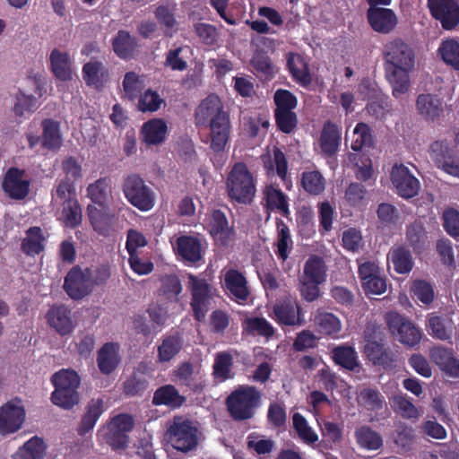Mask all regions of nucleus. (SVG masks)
Returning a JSON list of instances; mask_svg holds the SVG:
<instances>
[{
	"instance_id": "49530a36",
	"label": "nucleus",
	"mask_w": 459,
	"mask_h": 459,
	"mask_svg": "<svg viewBox=\"0 0 459 459\" xmlns=\"http://www.w3.org/2000/svg\"><path fill=\"white\" fill-rule=\"evenodd\" d=\"M62 205V216L65 226L70 229H75L81 225L82 221V212L77 198H67L63 202Z\"/></svg>"
},
{
	"instance_id": "e2e57ef3",
	"label": "nucleus",
	"mask_w": 459,
	"mask_h": 459,
	"mask_svg": "<svg viewBox=\"0 0 459 459\" xmlns=\"http://www.w3.org/2000/svg\"><path fill=\"white\" fill-rule=\"evenodd\" d=\"M273 111L294 110L298 106L297 97L289 90L278 89L273 94Z\"/></svg>"
},
{
	"instance_id": "7ed1b4c3",
	"label": "nucleus",
	"mask_w": 459,
	"mask_h": 459,
	"mask_svg": "<svg viewBox=\"0 0 459 459\" xmlns=\"http://www.w3.org/2000/svg\"><path fill=\"white\" fill-rule=\"evenodd\" d=\"M225 404L233 420H251L262 404V392L255 385H239L228 395Z\"/></svg>"
},
{
	"instance_id": "a211bd4d",
	"label": "nucleus",
	"mask_w": 459,
	"mask_h": 459,
	"mask_svg": "<svg viewBox=\"0 0 459 459\" xmlns=\"http://www.w3.org/2000/svg\"><path fill=\"white\" fill-rule=\"evenodd\" d=\"M25 171L18 168H10L3 180V189L14 200L24 199L30 191V180L23 179Z\"/></svg>"
},
{
	"instance_id": "bb28decb",
	"label": "nucleus",
	"mask_w": 459,
	"mask_h": 459,
	"mask_svg": "<svg viewBox=\"0 0 459 459\" xmlns=\"http://www.w3.org/2000/svg\"><path fill=\"white\" fill-rule=\"evenodd\" d=\"M341 133L338 126L331 121H326L322 128L319 139L321 152L325 157H333L339 151Z\"/></svg>"
},
{
	"instance_id": "1a4fd4ad",
	"label": "nucleus",
	"mask_w": 459,
	"mask_h": 459,
	"mask_svg": "<svg viewBox=\"0 0 459 459\" xmlns=\"http://www.w3.org/2000/svg\"><path fill=\"white\" fill-rule=\"evenodd\" d=\"M188 288L191 291V307L194 317L198 322L205 319L210 304V287L205 279H200L193 274L188 276Z\"/></svg>"
},
{
	"instance_id": "e433bc0d",
	"label": "nucleus",
	"mask_w": 459,
	"mask_h": 459,
	"mask_svg": "<svg viewBox=\"0 0 459 459\" xmlns=\"http://www.w3.org/2000/svg\"><path fill=\"white\" fill-rule=\"evenodd\" d=\"M41 145L44 149L56 151L62 145V135L59 123L51 118H46L41 123Z\"/></svg>"
},
{
	"instance_id": "9b49d317",
	"label": "nucleus",
	"mask_w": 459,
	"mask_h": 459,
	"mask_svg": "<svg viewBox=\"0 0 459 459\" xmlns=\"http://www.w3.org/2000/svg\"><path fill=\"white\" fill-rule=\"evenodd\" d=\"M427 5L431 16L444 30H451L459 24L458 0H427Z\"/></svg>"
},
{
	"instance_id": "603ef678",
	"label": "nucleus",
	"mask_w": 459,
	"mask_h": 459,
	"mask_svg": "<svg viewBox=\"0 0 459 459\" xmlns=\"http://www.w3.org/2000/svg\"><path fill=\"white\" fill-rule=\"evenodd\" d=\"M244 330L249 334L272 337L274 333L273 325L264 317L247 318L243 323Z\"/></svg>"
},
{
	"instance_id": "09e8293b",
	"label": "nucleus",
	"mask_w": 459,
	"mask_h": 459,
	"mask_svg": "<svg viewBox=\"0 0 459 459\" xmlns=\"http://www.w3.org/2000/svg\"><path fill=\"white\" fill-rule=\"evenodd\" d=\"M325 178L318 170L304 171L300 184L304 191L311 195H319L325 189Z\"/></svg>"
},
{
	"instance_id": "2f4dec72",
	"label": "nucleus",
	"mask_w": 459,
	"mask_h": 459,
	"mask_svg": "<svg viewBox=\"0 0 459 459\" xmlns=\"http://www.w3.org/2000/svg\"><path fill=\"white\" fill-rule=\"evenodd\" d=\"M103 412L104 401L100 398L91 399L86 405L85 412L78 425V434L80 436H84L92 430Z\"/></svg>"
},
{
	"instance_id": "473e14b6",
	"label": "nucleus",
	"mask_w": 459,
	"mask_h": 459,
	"mask_svg": "<svg viewBox=\"0 0 459 459\" xmlns=\"http://www.w3.org/2000/svg\"><path fill=\"white\" fill-rule=\"evenodd\" d=\"M120 362L118 345L114 342L105 343L98 351L97 364L102 374L112 373Z\"/></svg>"
},
{
	"instance_id": "338daca9",
	"label": "nucleus",
	"mask_w": 459,
	"mask_h": 459,
	"mask_svg": "<svg viewBox=\"0 0 459 459\" xmlns=\"http://www.w3.org/2000/svg\"><path fill=\"white\" fill-rule=\"evenodd\" d=\"M393 407L403 418L415 420L420 416L418 409L413 403L403 395H394L393 397Z\"/></svg>"
},
{
	"instance_id": "a18cd8bd",
	"label": "nucleus",
	"mask_w": 459,
	"mask_h": 459,
	"mask_svg": "<svg viewBox=\"0 0 459 459\" xmlns=\"http://www.w3.org/2000/svg\"><path fill=\"white\" fill-rule=\"evenodd\" d=\"M233 367V357L230 352H218L212 366V376L214 379L224 382L234 377L231 372Z\"/></svg>"
},
{
	"instance_id": "a19ab883",
	"label": "nucleus",
	"mask_w": 459,
	"mask_h": 459,
	"mask_svg": "<svg viewBox=\"0 0 459 459\" xmlns=\"http://www.w3.org/2000/svg\"><path fill=\"white\" fill-rule=\"evenodd\" d=\"M326 265L321 256L313 255L308 257L303 267V273L299 276L316 283H324L326 281Z\"/></svg>"
},
{
	"instance_id": "ddd939ff",
	"label": "nucleus",
	"mask_w": 459,
	"mask_h": 459,
	"mask_svg": "<svg viewBox=\"0 0 459 459\" xmlns=\"http://www.w3.org/2000/svg\"><path fill=\"white\" fill-rule=\"evenodd\" d=\"M391 181L397 194L410 199L416 196L420 190V181L411 173L403 164H395L391 171Z\"/></svg>"
},
{
	"instance_id": "20e7f679",
	"label": "nucleus",
	"mask_w": 459,
	"mask_h": 459,
	"mask_svg": "<svg viewBox=\"0 0 459 459\" xmlns=\"http://www.w3.org/2000/svg\"><path fill=\"white\" fill-rule=\"evenodd\" d=\"M164 439L174 449L187 453L196 449L199 430L191 420L184 416H174L172 420L168 422Z\"/></svg>"
},
{
	"instance_id": "f8f14e48",
	"label": "nucleus",
	"mask_w": 459,
	"mask_h": 459,
	"mask_svg": "<svg viewBox=\"0 0 459 459\" xmlns=\"http://www.w3.org/2000/svg\"><path fill=\"white\" fill-rule=\"evenodd\" d=\"M22 400L9 401L0 407V435L6 436L18 431L25 420V410Z\"/></svg>"
},
{
	"instance_id": "052dcab7",
	"label": "nucleus",
	"mask_w": 459,
	"mask_h": 459,
	"mask_svg": "<svg viewBox=\"0 0 459 459\" xmlns=\"http://www.w3.org/2000/svg\"><path fill=\"white\" fill-rule=\"evenodd\" d=\"M38 108L37 98L25 94L22 90H19L16 94V102L13 108L15 116L22 117L26 112L33 113Z\"/></svg>"
},
{
	"instance_id": "13d9d810",
	"label": "nucleus",
	"mask_w": 459,
	"mask_h": 459,
	"mask_svg": "<svg viewBox=\"0 0 459 459\" xmlns=\"http://www.w3.org/2000/svg\"><path fill=\"white\" fill-rule=\"evenodd\" d=\"M318 331L326 335H333L340 332L341 322L333 313H321L316 316Z\"/></svg>"
},
{
	"instance_id": "3c124183",
	"label": "nucleus",
	"mask_w": 459,
	"mask_h": 459,
	"mask_svg": "<svg viewBox=\"0 0 459 459\" xmlns=\"http://www.w3.org/2000/svg\"><path fill=\"white\" fill-rule=\"evenodd\" d=\"M406 238L414 252H422L428 243V235L423 224L419 221L410 224L406 230Z\"/></svg>"
},
{
	"instance_id": "423d86ee",
	"label": "nucleus",
	"mask_w": 459,
	"mask_h": 459,
	"mask_svg": "<svg viewBox=\"0 0 459 459\" xmlns=\"http://www.w3.org/2000/svg\"><path fill=\"white\" fill-rule=\"evenodd\" d=\"M227 194L238 204L252 203L256 192L255 180L244 162L235 163L226 179Z\"/></svg>"
},
{
	"instance_id": "5701e85b",
	"label": "nucleus",
	"mask_w": 459,
	"mask_h": 459,
	"mask_svg": "<svg viewBox=\"0 0 459 459\" xmlns=\"http://www.w3.org/2000/svg\"><path fill=\"white\" fill-rule=\"evenodd\" d=\"M82 74L86 85L97 90L101 89L109 81L108 69L101 61L93 58L83 65Z\"/></svg>"
},
{
	"instance_id": "7c9ffc66",
	"label": "nucleus",
	"mask_w": 459,
	"mask_h": 459,
	"mask_svg": "<svg viewBox=\"0 0 459 459\" xmlns=\"http://www.w3.org/2000/svg\"><path fill=\"white\" fill-rule=\"evenodd\" d=\"M186 402V397L181 395L178 390L170 384L161 385L153 394L152 404L155 406H167L170 409H178Z\"/></svg>"
},
{
	"instance_id": "37998d69",
	"label": "nucleus",
	"mask_w": 459,
	"mask_h": 459,
	"mask_svg": "<svg viewBox=\"0 0 459 459\" xmlns=\"http://www.w3.org/2000/svg\"><path fill=\"white\" fill-rule=\"evenodd\" d=\"M394 271L399 274L409 273L413 267V259L411 251L403 247L399 246L392 248L388 254Z\"/></svg>"
},
{
	"instance_id": "72a5a7b5",
	"label": "nucleus",
	"mask_w": 459,
	"mask_h": 459,
	"mask_svg": "<svg viewBox=\"0 0 459 459\" xmlns=\"http://www.w3.org/2000/svg\"><path fill=\"white\" fill-rule=\"evenodd\" d=\"M264 199L266 202L267 210L278 211L283 217H290L288 196L280 188L273 185L266 186L264 189Z\"/></svg>"
},
{
	"instance_id": "680f3d73",
	"label": "nucleus",
	"mask_w": 459,
	"mask_h": 459,
	"mask_svg": "<svg viewBox=\"0 0 459 459\" xmlns=\"http://www.w3.org/2000/svg\"><path fill=\"white\" fill-rule=\"evenodd\" d=\"M194 31L199 40L206 46H214L219 38L217 28L210 23L196 22L194 24Z\"/></svg>"
},
{
	"instance_id": "c03bdc74",
	"label": "nucleus",
	"mask_w": 459,
	"mask_h": 459,
	"mask_svg": "<svg viewBox=\"0 0 459 459\" xmlns=\"http://www.w3.org/2000/svg\"><path fill=\"white\" fill-rule=\"evenodd\" d=\"M27 237L22 242V250L27 255H36L44 250L45 237L39 227H30L26 231Z\"/></svg>"
},
{
	"instance_id": "cd10ccee",
	"label": "nucleus",
	"mask_w": 459,
	"mask_h": 459,
	"mask_svg": "<svg viewBox=\"0 0 459 459\" xmlns=\"http://www.w3.org/2000/svg\"><path fill=\"white\" fill-rule=\"evenodd\" d=\"M50 69L56 78L69 81L73 77L72 59L67 52L54 48L49 56Z\"/></svg>"
},
{
	"instance_id": "aec40b11",
	"label": "nucleus",
	"mask_w": 459,
	"mask_h": 459,
	"mask_svg": "<svg viewBox=\"0 0 459 459\" xmlns=\"http://www.w3.org/2000/svg\"><path fill=\"white\" fill-rule=\"evenodd\" d=\"M277 321L284 325H300L304 323L302 310L296 299H286L273 307Z\"/></svg>"
},
{
	"instance_id": "ea45409f",
	"label": "nucleus",
	"mask_w": 459,
	"mask_h": 459,
	"mask_svg": "<svg viewBox=\"0 0 459 459\" xmlns=\"http://www.w3.org/2000/svg\"><path fill=\"white\" fill-rule=\"evenodd\" d=\"M137 47L138 43L136 38L132 37L128 31L124 30H118L112 39L113 50L115 54L122 59L132 57Z\"/></svg>"
},
{
	"instance_id": "c9c22d12",
	"label": "nucleus",
	"mask_w": 459,
	"mask_h": 459,
	"mask_svg": "<svg viewBox=\"0 0 459 459\" xmlns=\"http://www.w3.org/2000/svg\"><path fill=\"white\" fill-rule=\"evenodd\" d=\"M277 230V238L275 242V255L279 260L285 262L292 250L293 241L291 239L290 231L288 225L281 220L277 218L275 221Z\"/></svg>"
},
{
	"instance_id": "2eb2a0df",
	"label": "nucleus",
	"mask_w": 459,
	"mask_h": 459,
	"mask_svg": "<svg viewBox=\"0 0 459 459\" xmlns=\"http://www.w3.org/2000/svg\"><path fill=\"white\" fill-rule=\"evenodd\" d=\"M365 341L363 351L373 365L382 366L385 368H393L395 355L389 348H386L382 342L377 341L368 331L365 332Z\"/></svg>"
},
{
	"instance_id": "0eeeda50",
	"label": "nucleus",
	"mask_w": 459,
	"mask_h": 459,
	"mask_svg": "<svg viewBox=\"0 0 459 459\" xmlns=\"http://www.w3.org/2000/svg\"><path fill=\"white\" fill-rule=\"evenodd\" d=\"M122 190L126 200L141 212H148L155 205L154 191L137 174L125 178Z\"/></svg>"
},
{
	"instance_id": "f704fd0d",
	"label": "nucleus",
	"mask_w": 459,
	"mask_h": 459,
	"mask_svg": "<svg viewBox=\"0 0 459 459\" xmlns=\"http://www.w3.org/2000/svg\"><path fill=\"white\" fill-rule=\"evenodd\" d=\"M357 402L359 406L376 413L386 409L385 396L377 387L368 386L362 388L358 394Z\"/></svg>"
},
{
	"instance_id": "4c0bfd02",
	"label": "nucleus",
	"mask_w": 459,
	"mask_h": 459,
	"mask_svg": "<svg viewBox=\"0 0 459 459\" xmlns=\"http://www.w3.org/2000/svg\"><path fill=\"white\" fill-rule=\"evenodd\" d=\"M87 196L100 207L107 206L112 195V187L108 178H100L90 184L86 189Z\"/></svg>"
},
{
	"instance_id": "58836bf2",
	"label": "nucleus",
	"mask_w": 459,
	"mask_h": 459,
	"mask_svg": "<svg viewBox=\"0 0 459 459\" xmlns=\"http://www.w3.org/2000/svg\"><path fill=\"white\" fill-rule=\"evenodd\" d=\"M182 348L183 339L179 334H170L164 337L157 347L158 362H169L181 351Z\"/></svg>"
},
{
	"instance_id": "39448f33",
	"label": "nucleus",
	"mask_w": 459,
	"mask_h": 459,
	"mask_svg": "<svg viewBox=\"0 0 459 459\" xmlns=\"http://www.w3.org/2000/svg\"><path fill=\"white\" fill-rule=\"evenodd\" d=\"M55 390L51 394V402L65 410L72 409L79 403L78 388L81 378L74 369H61L51 377Z\"/></svg>"
},
{
	"instance_id": "0e129e2a",
	"label": "nucleus",
	"mask_w": 459,
	"mask_h": 459,
	"mask_svg": "<svg viewBox=\"0 0 459 459\" xmlns=\"http://www.w3.org/2000/svg\"><path fill=\"white\" fill-rule=\"evenodd\" d=\"M293 427L305 443L314 444L318 440L316 433L308 426L305 417L299 412L293 415Z\"/></svg>"
},
{
	"instance_id": "dca6fc26",
	"label": "nucleus",
	"mask_w": 459,
	"mask_h": 459,
	"mask_svg": "<svg viewBox=\"0 0 459 459\" xmlns=\"http://www.w3.org/2000/svg\"><path fill=\"white\" fill-rule=\"evenodd\" d=\"M87 213L90 223L97 234L108 238L115 233L116 215L107 206L98 208L89 204L87 206Z\"/></svg>"
},
{
	"instance_id": "a878e982",
	"label": "nucleus",
	"mask_w": 459,
	"mask_h": 459,
	"mask_svg": "<svg viewBox=\"0 0 459 459\" xmlns=\"http://www.w3.org/2000/svg\"><path fill=\"white\" fill-rule=\"evenodd\" d=\"M427 326L432 337L441 341L452 339L455 324L450 316L431 313L429 315Z\"/></svg>"
},
{
	"instance_id": "de8ad7c7",
	"label": "nucleus",
	"mask_w": 459,
	"mask_h": 459,
	"mask_svg": "<svg viewBox=\"0 0 459 459\" xmlns=\"http://www.w3.org/2000/svg\"><path fill=\"white\" fill-rule=\"evenodd\" d=\"M45 453L46 446L43 439L35 436L18 449L13 459H42Z\"/></svg>"
},
{
	"instance_id": "b1692460",
	"label": "nucleus",
	"mask_w": 459,
	"mask_h": 459,
	"mask_svg": "<svg viewBox=\"0 0 459 459\" xmlns=\"http://www.w3.org/2000/svg\"><path fill=\"white\" fill-rule=\"evenodd\" d=\"M416 108L425 120L435 121L444 112L443 100L436 94L421 93L417 97Z\"/></svg>"
},
{
	"instance_id": "9d476101",
	"label": "nucleus",
	"mask_w": 459,
	"mask_h": 459,
	"mask_svg": "<svg viewBox=\"0 0 459 459\" xmlns=\"http://www.w3.org/2000/svg\"><path fill=\"white\" fill-rule=\"evenodd\" d=\"M89 267L82 269L80 265L73 266L64 281V290L74 300H79L92 292L89 279Z\"/></svg>"
},
{
	"instance_id": "79ce46f5",
	"label": "nucleus",
	"mask_w": 459,
	"mask_h": 459,
	"mask_svg": "<svg viewBox=\"0 0 459 459\" xmlns=\"http://www.w3.org/2000/svg\"><path fill=\"white\" fill-rule=\"evenodd\" d=\"M333 362L348 370H355L359 367L358 354L355 349L350 345H338L331 351Z\"/></svg>"
},
{
	"instance_id": "6e6d98bb",
	"label": "nucleus",
	"mask_w": 459,
	"mask_h": 459,
	"mask_svg": "<svg viewBox=\"0 0 459 459\" xmlns=\"http://www.w3.org/2000/svg\"><path fill=\"white\" fill-rule=\"evenodd\" d=\"M438 53L446 65L459 71V42L455 39L442 41Z\"/></svg>"
},
{
	"instance_id": "864d4df0",
	"label": "nucleus",
	"mask_w": 459,
	"mask_h": 459,
	"mask_svg": "<svg viewBox=\"0 0 459 459\" xmlns=\"http://www.w3.org/2000/svg\"><path fill=\"white\" fill-rule=\"evenodd\" d=\"M277 129L283 134H292L298 127L299 119L294 110L273 111Z\"/></svg>"
},
{
	"instance_id": "5fc2aeb1",
	"label": "nucleus",
	"mask_w": 459,
	"mask_h": 459,
	"mask_svg": "<svg viewBox=\"0 0 459 459\" xmlns=\"http://www.w3.org/2000/svg\"><path fill=\"white\" fill-rule=\"evenodd\" d=\"M354 139L351 142V148L359 152L364 147H371L373 144V135L368 124L359 122L353 129Z\"/></svg>"
},
{
	"instance_id": "6e6552de",
	"label": "nucleus",
	"mask_w": 459,
	"mask_h": 459,
	"mask_svg": "<svg viewBox=\"0 0 459 459\" xmlns=\"http://www.w3.org/2000/svg\"><path fill=\"white\" fill-rule=\"evenodd\" d=\"M385 321L391 333L402 343L411 347L420 342V331L399 313L388 312L385 315Z\"/></svg>"
},
{
	"instance_id": "4d7b16f0",
	"label": "nucleus",
	"mask_w": 459,
	"mask_h": 459,
	"mask_svg": "<svg viewBox=\"0 0 459 459\" xmlns=\"http://www.w3.org/2000/svg\"><path fill=\"white\" fill-rule=\"evenodd\" d=\"M429 154L431 160L438 168L452 156H455V152L449 146L446 140H437L429 146Z\"/></svg>"
},
{
	"instance_id": "6ab92c4d",
	"label": "nucleus",
	"mask_w": 459,
	"mask_h": 459,
	"mask_svg": "<svg viewBox=\"0 0 459 459\" xmlns=\"http://www.w3.org/2000/svg\"><path fill=\"white\" fill-rule=\"evenodd\" d=\"M224 288L231 299L239 304L246 302L250 294L247 278L236 269H230L225 273Z\"/></svg>"
},
{
	"instance_id": "f03ea898",
	"label": "nucleus",
	"mask_w": 459,
	"mask_h": 459,
	"mask_svg": "<svg viewBox=\"0 0 459 459\" xmlns=\"http://www.w3.org/2000/svg\"><path fill=\"white\" fill-rule=\"evenodd\" d=\"M195 119L196 126L209 128L210 149L216 153L223 152L230 140L231 123L221 99L215 94L207 96L195 109Z\"/></svg>"
},
{
	"instance_id": "8fccbe9b",
	"label": "nucleus",
	"mask_w": 459,
	"mask_h": 459,
	"mask_svg": "<svg viewBox=\"0 0 459 459\" xmlns=\"http://www.w3.org/2000/svg\"><path fill=\"white\" fill-rule=\"evenodd\" d=\"M358 445L368 450H377L383 446V439L380 434L368 426H361L354 432Z\"/></svg>"
},
{
	"instance_id": "c85d7f7f",
	"label": "nucleus",
	"mask_w": 459,
	"mask_h": 459,
	"mask_svg": "<svg viewBox=\"0 0 459 459\" xmlns=\"http://www.w3.org/2000/svg\"><path fill=\"white\" fill-rule=\"evenodd\" d=\"M168 126L161 118H153L145 122L141 129L142 141L146 145H159L166 139Z\"/></svg>"
},
{
	"instance_id": "f257e3e1",
	"label": "nucleus",
	"mask_w": 459,
	"mask_h": 459,
	"mask_svg": "<svg viewBox=\"0 0 459 459\" xmlns=\"http://www.w3.org/2000/svg\"><path fill=\"white\" fill-rule=\"evenodd\" d=\"M385 77L392 88V94L400 99L411 86L410 74L415 67L414 49L400 38L385 44L383 48Z\"/></svg>"
},
{
	"instance_id": "f3484780",
	"label": "nucleus",
	"mask_w": 459,
	"mask_h": 459,
	"mask_svg": "<svg viewBox=\"0 0 459 459\" xmlns=\"http://www.w3.org/2000/svg\"><path fill=\"white\" fill-rule=\"evenodd\" d=\"M48 325L61 336L70 334L75 328L71 309L64 305L52 306L46 314Z\"/></svg>"
},
{
	"instance_id": "c756f323",
	"label": "nucleus",
	"mask_w": 459,
	"mask_h": 459,
	"mask_svg": "<svg viewBox=\"0 0 459 459\" xmlns=\"http://www.w3.org/2000/svg\"><path fill=\"white\" fill-rule=\"evenodd\" d=\"M177 252L186 262L195 264L203 258L201 240L193 236H180L177 241Z\"/></svg>"
},
{
	"instance_id": "69168bd1",
	"label": "nucleus",
	"mask_w": 459,
	"mask_h": 459,
	"mask_svg": "<svg viewBox=\"0 0 459 459\" xmlns=\"http://www.w3.org/2000/svg\"><path fill=\"white\" fill-rule=\"evenodd\" d=\"M123 89L126 98L134 100L140 97L143 90V82L134 72H128L123 80Z\"/></svg>"
},
{
	"instance_id": "4468645a",
	"label": "nucleus",
	"mask_w": 459,
	"mask_h": 459,
	"mask_svg": "<svg viewBox=\"0 0 459 459\" xmlns=\"http://www.w3.org/2000/svg\"><path fill=\"white\" fill-rule=\"evenodd\" d=\"M370 28L380 34L391 33L398 24L394 11L385 6L368 7L366 13Z\"/></svg>"
},
{
	"instance_id": "393cba45",
	"label": "nucleus",
	"mask_w": 459,
	"mask_h": 459,
	"mask_svg": "<svg viewBox=\"0 0 459 459\" xmlns=\"http://www.w3.org/2000/svg\"><path fill=\"white\" fill-rule=\"evenodd\" d=\"M208 227L211 236L222 246H228L235 233L233 228L229 227L228 219L221 210L212 212Z\"/></svg>"
},
{
	"instance_id": "774afa93",
	"label": "nucleus",
	"mask_w": 459,
	"mask_h": 459,
	"mask_svg": "<svg viewBox=\"0 0 459 459\" xmlns=\"http://www.w3.org/2000/svg\"><path fill=\"white\" fill-rule=\"evenodd\" d=\"M441 219L446 232L454 238H459V211L448 207L443 212Z\"/></svg>"
},
{
	"instance_id": "412c9836",
	"label": "nucleus",
	"mask_w": 459,
	"mask_h": 459,
	"mask_svg": "<svg viewBox=\"0 0 459 459\" xmlns=\"http://www.w3.org/2000/svg\"><path fill=\"white\" fill-rule=\"evenodd\" d=\"M286 66L292 80L299 86L307 87L312 82L309 66L305 57L294 52L286 55Z\"/></svg>"
},
{
	"instance_id": "bf43d9fd",
	"label": "nucleus",
	"mask_w": 459,
	"mask_h": 459,
	"mask_svg": "<svg viewBox=\"0 0 459 459\" xmlns=\"http://www.w3.org/2000/svg\"><path fill=\"white\" fill-rule=\"evenodd\" d=\"M149 382L143 374H132L123 385V391L127 396L142 395L147 389Z\"/></svg>"
},
{
	"instance_id": "4be33fe9",
	"label": "nucleus",
	"mask_w": 459,
	"mask_h": 459,
	"mask_svg": "<svg viewBox=\"0 0 459 459\" xmlns=\"http://www.w3.org/2000/svg\"><path fill=\"white\" fill-rule=\"evenodd\" d=\"M430 358L446 376L459 378V359L455 357L453 349L434 347L430 350Z\"/></svg>"
}]
</instances>
